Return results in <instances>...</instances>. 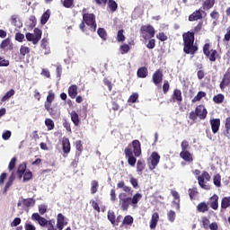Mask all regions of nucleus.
Wrapping results in <instances>:
<instances>
[{"label":"nucleus","mask_w":230,"mask_h":230,"mask_svg":"<svg viewBox=\"0 0 230 230\" xmlns=\"http://www.w3.org/2000/svg\"><path fill=\"white\" fill-rule=\"evenodd\" d=\"M22 203L24 208H31V206H35V199L33 198L22 199Z\"/></svg>","instance_id":"f704fd0d"},{"label":"nucleus","mask_w":230,"mask_h":230,"mask_svg":"<svg viewBox=\"0 0 230 230\" xmlns=\"http://www.w3.org/2000/svg\"><path fill=\"white\" fill-rule=\"evenodd\" d=\"M97 33H98L99 37H101V39H102V40H107V31H105V29L99 28L97 31Z\"/></svg>","instance_id":"864d4df0"},{"label":"nucleus","mask_w":230,"mask_h":230,"mask_svg":"<svg viewBox=\"0 0 230 230\" xmlns=\"http://www.w3.org/2000/svg\"><path fill=\"white\" fill-rule=\"evenodd\" d=\"M225 128H226V134H229V132H230V117H227L226 119Z\"/></svg>","instance_id":"338daca9"},{"label":"nucleus","mask_w":230,"mask_h":230,"mask_svg":"<svg viewBox=\"0 0 230 230\" xmlns=\"http://www.w3.org/2000/svg\"><path fill=\"white\" fill-rule=\"evenodd\" d=\"M131 147L133 148V154L135 157L141 156V142L139 140H133L130 144Z\"/></svg>","instance_id":"ddd939ff"},{"label":"nucleus","mask_w":230,"mask_h":230,"mask_svg":"<svg viewBox=\"0 0 230 230\" xmlns=\"http://www.w3.org/2000/svg\"><path fill=\"white\" fill-rule=\"evenodd\" d=\"M201 223H202V227H204V229H209V220L208 217H203L201 218Z\"/></svg>","instance_id":"052dcab7"},{"label":"nucleus","mask_w":230,"mask_h":230,"mask_svg":"<svg viewBox=\"0 0 230 230\" xmlns=\"http://www.w3.org/2000/svg\"><path fill=\"white\" fill-rule=\"evenodd\" d=\"M202 13H204V11L201 9L196 10L189 16V21L193 22V21H199L202 19Z\"/></svg>","instance_id":"aec40b11"},{"label":"nucleus","mask_w":230,"mask_h":230,"mask_svg":"<svg viewBox=\"0 0 230 230\" xmlns=\"http://www.w3.org/2000/svg\"><path fill=\"white\" fill-rule=\"evenodd\" d=\"M26 164H21L18 168H17V175H18V179H22V175H24L25 172H26Z\"/></svg>","instance_id":"2f4dec72"},{"label":"nucleus","mask_w":230,"mask_h":230,"mask_svg":"<svg viewBox=\"0 0 230 230\" xmlns=\"http://www.w3.org/2000/svg\"><path fill=\"white\" fill-rule=\"evenodd\" d=\"M85 24L92 33L96 32V28H98L96 24V15H94V13H84L83 21L79 24V30H81L83 33H85Z\"/></svg>","instance_id":"7ed1b4c3"},{"label":"nucleus","mask_w":230,"mask_h":230,"mask_svg":"<svg viewBox=\"0 0 230 230\" xmlns=\"http://www.w3.org/2000/svg\"><path fill=\"white\" fill-rule=\"evenodd\" d=\"M136 163H137V159L136 158V156H129L128 157V164H129V166H136Z\"/></svg>","instance_id":"e2e57ef3"},{"label":"nucleus","mask_w":230,"mask_h":230,"mask_svg":"<svg viewBox=\"0 0 230 230\" xmlns=\"http://www.w3.org/2000/svg\"><path fill=\"white\" fill-rule=\"evenodd\" d=\"M45 227H47L48 230H57V228H55V222L51 220H49Z\"/></svg>","instance_id":"774afa93"},{"label":"nucleus","mask_w":230,"mask_h":230,"mask_svg":"<svg viewBox=\"0 0 230 230\" xmlns=\"http://www.w3.org/2000/svg\"><path fill=\"white\" fill-rule=\"evenodd\" d=\"M108 220L111 222L112 226L116 224V214L112 210L108 211Z\"/></svg>","instance_id":"c03bdc74"},{"label":"nucleus","mask_w":230,"mask_h":230,"mask_svg":"<svg viewBox=\"0 0 230 230\" xmlns=\"http://www.w3.org/2000/svg\"><path fill=\"white\" fill-rule=\"evenodd\" d=\"M160 161H161V155H159V153L153 152L151 154V163L149 164V170H155Z\"/></svg>","instance_id":"1a4fd4ad"},{"label":"nucleus","mask_w":230,"mask_h":230,"mask_svg":"<svg viewBox=\"0 0 230 230\" xmlns=\"http://www.w3.org/2000/svg\"><path fill=\"white\" fill-rule=\"evenodd\" d=\"M180 157L183 159L185 163H193V154H190V151H181Z\"/></svg>","instance_id":"412c9836"},{"label":"nucleus","mask_w":230,"mask_h":230,"mask_svg":"<svg viewBox=\"0 0 230 230\" xmlns=\"http://www.w3.org/2000/svg\"><path fill=\"white\" fill-rule=\"evenodd\" d=\"M132 224H134V217L132 216H126L121 226H132Z\"/></svg>","instance_id":"79ce46f5"},{"label":"nucleus","mask_w":230,"mask_h":230,"mask_svg":"<svg viewBox=\"0 0 230 230\" xmlns=\"http://www.w3.org/2000/svg\"><path fill=\"white\" fill-rule=\"evenodd\" d=\"M203 54L206 58H208L210 62H217V58H218V51L217 49H211L210 43H205L203 46Z\"/></svg>","instance_id":"39448f33"},{"label":"nucleus","mask_w":230,"mask_h":230,"mask_svg":"<svg viewBox=\"0 0 230 230\" xmlns=\"http://www.w3.org/2000/svg\"><path fill=\"white\" fill-rule=\"evenodd\" d=\"M121 55H127L130 51V46L128 44H122L119 46Z\"/></svg>","instance_id":"5fc2aeb1"},{"label":"nucleus","mask_w":230,"mask_h":230,"mask_svg":"<svg viewBox=\"0 0 230 230\" xmlns=\"http://www.w3.org/2000/svg\"><path fill=\"white\" fill-rule=\"evenodd\" d=\"M22 177L23 182H28V181H31L33 179V172H31V171H25Z\"/></svg>","instance_id":"a18cd8bd"},{"label":"nucleus","mask_w":230,"mask_h":230,"mask_svg":"<svg viewBox=\"0 0 230 230\" xmlns=\"http://www.w3.org/2000/svg\"><path fill=\"white\" fill-rule=\"evenodd\" d=\"M197 211L199 213H207V211H209V206L206 202H200L197 206Z\"/></svg>","instance_id":"c85d7f7f"},{"label":"nucleus","mask_w":230,"mask_h":230,"mask_svg":"<svg viewBox=\"0 0 230 230\" xmlns=\"http://www.w3.org/2000/svg\"><path fill=\"white\" fill-rule=\"evenodd\" d=\"M125 31L123 29L119 30L117 33V40L119 42H125Z\"/></svg>","instance_id":"603ef678"},{"label":"nucleus","mask_w":230,"mask_h":230,"mask_svg":"<svg viewBox=\"0 0 230 230\" xmlns=\"http://www.w3.org/2000/svg\"><path fill=\"white\" fill-rule=\"evenodd\" d=\"M9 21L12 26H15V28H22V21H21L19 14L11 15Z\"/></svg>","instance_id":"2eb2a0df"},{"label":"nucleus","mask_w":230,"mask_h":230,"mask_svg":"<svg viewBox=\"0 0 230 230\" xmlns=\"http://www.w3.org/2000/svg\"><path fill=\"white\" fill-rule=\"evenodd\" d=\"M189 195H190V200H193L195 199V197L199 195V190H197L196 187H193L192 189H189Z\"/></svg>","instance_id":"09e8293b"},{"label":"nucleus","mask_w":230,"mask_h":230,"mask_svg":"<svg viewBox=\"0 0 230 230\" xmlns=\"http://www.w3.org/2000/svg\"><path fill=\"white\" fill-rule=\"evenodd\" d=\"M45 125L48 130H53L55 128V122L51 119H46Z\"/></svg>","instance_id":"49530a36"},{"label":"nucleus","mask_w":230,"mask_h":230,"mask_svg":"<svg viewBox=\"0 0 230 230\" xmlns=\"http://www.w3.org/2000/svg\"><path fill=\"white\" fill-rule=\"evenodd\" d=\"M64 8H75V0H61Z\"/></svg>","instance_id":"ea45409f"},{"label":"nucleus","mask_w":230,"mask_h":230,"mask_svg":"<svg viewBox=\"0 0 230 230\" xmlns=\"http://www.w3.org/2000/svg\"><path fill=\"white\" fill-rule=\"evenodd\" d=\"M213 134H217L220 130V119H212L209 120Z\"/></svg>","instance_id":"a211bd4d"},{"label":"nucleus","mask_w":230,"mask_h":230,"mask_svg":"<svg viewBox=\"0 0 230 230\" xmlns=\"http://www.w3.org/2000/svg\"><path fill=\"white\" fill-rule=\"evenodd\" d=\"M28 42H32V44H39V41L42 39V31L39 28L34 29V33L27 32L25 34Z\"/></svg>","instance_id":"423d86ee"},{"label":"nucleus","mask_w":230,"mask_h":230,"mask_svg":"<svg viewBox=\"0 0 230 230\" xmlns=\"http://www.w3.org/2000/svg\"><path fill=\"white\" fill-rule=\"evenodd\" d=\"M108 8H110L111 12H116L118 10V3L114 0H108Z\"/></svg>","instance_id":"37998d69"},{"label":"nucleus","mask_w":230,"mask_h":230,"mask_svg":"<svg viewBox=\"0 0 230 230\" xmlns=\"http://www.w3.org/2000/svg\"><path fill=\"white\" fill-rule=\"evenodd\" d=\"M208 205L210 206L211 209L217 211V209H218V195L214 194L210 197Z\"/></svg>","instance_id":"dca6fc26"},{"label":"nucleus","mask_w":230,"mask_h":230,"mask_svg":"<svg viewBox=\"0 0 230 230\" xmlns=\"http://www.w3.org/2000/svg\"><path fill=\"white\" fill-rule=\"evenodd\" d=\"M206 92L199 91L197 95L191 100V103H197V102H200L202 98H206Z\"/></svg>","instance_id":"e433bc0d"},{"label":"nucleus","mask_w":230,"mask_h":230,"mask_svg":"<svg viewBox=\"0 0 230 230\" xmlns=\"http://www.w3.org/2000/svg\"><path fill=\"white\" fill-rule=\"evenodd\" d=\"M168 91H170V83L168 82V80H165L163 84L164 94H166V93H168Z\"/></svg>","instance_id":"0e129e2a"},{"label":"nucleus","mask_w":230,"mask_h":230,"mask_svg":"<svg viewBox=\"0 0 230 230\" xmlns=\"http://www.w3.org/2000/svg\"><path fill=\"white\" fill-rule=\"evenodd\" d=\"M157 222H159V213L155 212L151 217L150 229H155L157 227Z\"/></svg>","instance_id":"393cba45"},{"label":"nucleus","mask_w":230,"mask_h":230,"mask_svg":"<svg viewBox=\"0 0 230 230\" xmlns=\"http://www.w3.org/2000/svg\"><path fill=\"white\" fill-rule=\"evenodd\" d=\"M14 39L17 42H24V34L17 32Z\"/></svg>","instance_id":"69168bd1"},{"label":"nucleus","mask_w":230,"mask_h":230,"mask_svg":"<svg viewBox=\"0 0 230 230\" xmlns=\"http://www.w3.org/2000/svg\"><path fill=\"white\" fill-rule=\"evenodd\" d=\"M124 154L126 158L134 156V151H132L130 144L128 146V147L125 148Z\"/></svg>","instance_id":"8fccbe9b"},{"label":"nucleus","mask_w":230,"mask_h":230,"mask_svg":"<svg viewBox=\"0 0 230 230\" xmlns=\"http://www.w3.org/2000/svg\"><path fill=\"white\" fill-rule=\"evenodd\" d=\"M16 164H17V157H13L8 165L9 172H12V170L15 168Z\"/></svg>","instance_id":"4d7b16f0"},{"label":"nucleus","mask_w":230,"mask_h":230,"mask_svg":"<svg viewBox=\"0 0 230 230\" xmlns=\"http://www.w3.org/2000/svg\"><path fill=\"white\" fill-rule=\"evenodd\" d=\"M140 33L145 40L153 39L155 37V29L152 25H144L140 28Z\"/></svg>","instance_id":"0eeeda50"},{"label":"nucleus","mask_w":230,"mask_h":230,"mask_svg":"<svg viewBox=\"0 0 230 230\" xmlns=\"http://www.w3.org/2000/svg\"><path fill=\"white\" fill-rule=\"evenodd\" d=\"M31 220H33L34 222H38L40 227H46V226H48V223L49 222L45 217H40L39 213H33L31 215Z\"/></svg>","instance_id":"9d476101"},{"label":"nucleus","mask_w":230,"mask_h":230,"mask_svg":"<svg viewBox=\"0 0 230 230\" xmlns=\"http://www.w3.org/2000/svg\"><path fill=\"white\" fill-rule=\"evenodd\" d=\"M146 164L145 161L143 160H138L137 163V173H143V170H145Z\"/></svg>","instance_id":"a19ab883"},{"label":"nucleus","mask_w":230,"mask_h":230,"mask_svg":"<svg viewBox=\"0 0 230 230\" xmlns=\"http://www.w3.org/2000/svg\"><path fill=\"white\" fill-rule=\"evenodd\" d=\"M195 111L199 119H206V118H208V110L204 105L200 104L197 106Z\"/></svg>","instance_id":"4468645a"},{"label":"nucleus","mask_w":230,"mask_h":230,"mask_svg":"<svg viewBox=\"0 0 230 230\" xmlns=\"http://www.w3.org/2000/svg\"><path fill=\"white\" fill-rule=\"evenodd\" d=\"M98 188H100V183L98 182V181L93 180L91 181V189H90L91 194L94 195V193H97Z\"/></svg>","instance_id":"72a5a7b5"},{"label":"nucleus","mask_w":230,"mask_h":230,"mask_svg":"<svg viewBox=\"0 0 230 230\" xmlns=\"http://www.w3.org/2000/svg\"><path fill=\"white\" fill-rule=\"evenodd\" d=\"M213 183L217 188H222V176L217 173L213 176Z\"/></svg>","instance_id":"473e14b6"},{"label":"nucleus","mask_w":230,"mask_h":230,"mask_svg":"<svg viewBox=\"0 0 230 230\" xmlns=\"http://www.w3.org/2000/svg\"><path fill=\"white\" fill-rule=\"evenodd\" d=\"M175 218H176L175 211L170 210L167 213V219L169 220V222H175Z\"/></svg>","instance_id":"13d9d810"},{"label":"nucleus","mask_w":230,"mask_h":230,"mask_svg":"<svg viewBox=\"0 0 230 230\" xmlns=\"http://www.w3.org/2000/svg\"><path fill=\"white\" fill-rule=\"evenodd\" d=\"M141 199H143V195L139 192L136 193L132 198L128 197L127 193L121 192L119 194V206H120L122 211H128L130 206L137 208V204Z\"/></svg>","instance_id":"f257e3e1"},{"label":"nucleus","mask_w":230,"mask_h":230,"mask_svg":"<svg viewBox=\"0 0 230 230\" xmlns=\"http://www.w3.org/2000/svg\"><path fill=\"white\" fill-rule=\"evenodd\" d=\"M224 99H225L224 94L219 93L213 97V102H214V103L220 104V103L224 102Z\"/></svg>","instance_id":"de8ad7c7"},{"label":"nucleus","mask_w":230,"mask_h":230,"mask_svg":"<svg viewBox=\"0 0 230 230\" xmlns=\"http://www.w3.org/2000/svg\"><path fill=\"white\" fill-rule=\"evenodd\" d=\"M49 17H51V11L49 9H48L42 15L40 18V23L41 24H46V22H48V21H49Z\"/></svg>","instance_id":"c9c22d12"},{"label":"nucleus","mask_w":230,"mask_h":230,"mask_svg":"<svg viewBox=\"0 0 230 230\" xmlns=\"http://www.w3.org/2000/svg\"><path fill=\"white\" fill-rule=\"evenodd\" d=\"M62 150L63 153L67 155L69 152H71V142L69 141V138L64 137L62 139Z\"/></svg>","instance_id":"6ab92c4d"},{"label":"nucleus","mask_w":230,"mask_h":230,"mask_svg":"<svg viewBox=\"0 0 230 230\" xmlns=\"http://www.w3.org/2000/svg\"><path fill=\"white\" fill-rule=\"evenodd\" d=\"M230 85V68L226 70L225 75H223V78L219 84V87L221 91H224L226 87H229Z\"/></svg>","instance_id":"6e6552de"},{"label":"nucleus","mask_w":230,"mask_h":230,"mask_svg":"<svg viewBox=\"0 0 230 230\" xmlns=\"http://www.w3.org/2000/svg\"><path fill=\"white\" fill-rule=\"evenodd\" d=\"M137 78H146L148 76V68L146 66H142L137 71Z\"/></svg>","instance_id":"a878e982"},{"label":"nucleus","mask_w":230,"mask_h":230,"mask_svg":"<svg viewBox=\"0 0 230 230\" xmlns=\"http://www.w3.org/2000/svg\"><path fill=\"white\" fill-rule=\"evenodd\" d=\"M198 184L202 190L208 191L211 190V185L208 184L211 181V175L207 171H203L201 175L198 176Z\"/></svg>","instance_id":"20e7f679"},{"label":"nucleus","mask_w":230,"mask_h":230,"mask_svg":"<svg viewBox=\"0 0 230 230\" xmlns=\"http://www.w3.org/2000/svg\"><path fill=\"white\" fill-rule=\"evenodd\" d=\"M171 193L174 199L172 204L174 205L175 209L179 211V209H181V196L179 195V192H177V190H172Z\"/></svg>","instance_id":"f3484780"},{"label":"nucleus","mask_w":230,"mask_h":230,"mask_svg":"<svg viewBox=\"0 0 230 230\" xmlns=\"http://www.w3.org/2000/svg\"><path fill=\"white\" fill-rule=\"evenodd\" d=\"M217 0H205L202 4L203 10H211L215 6Z\"/></svg>","instance_id":"cd10ccee"},{"label":"nucleus","mask_w":230,"mask_h":230,"mask_svg":"<svg viewBox=\"0 0 230 230\" xmlns=\"http://www.w3.org/2000/svg\"><path fill=\"white\" fill-rule=\"evenodd\" d=\"M181 152H188V148H190V142H188V140H183L181 143Z\"/></svg>","instance_id":"bf43d9fd"},{"label":"nucleus","mask_w":230,"mask_h":230,"mask_svg":"<svg viewBox=\"0 0 230 230\" xmlns=\"http://www.w3.org/2000/svg\"><path fill=\"white\" fill-rule=\"evenodd\" d=\"M170 102H172L173 103L177 102L178 104L182 103V92H181L180 89H174Z\"/></svg>","instance_id":"f8f14e48"},{"label":"nucleus","mask_w":230,"mask_h":230,"mask_svg":"<svg viewBox=\"0 0 230 230\" xmlns=\"http://www.w3.org/2000/svg\"><path fill=\"white\" fill-rule=\"evenodd\" d=\"M227 208H230V196L224 197L221 200V211H226Z\"/></svg>","instance_id":"c756f323"},{"label":"nucleus","mask_w":230,"mask_h":230,"mask_svg":"<svg viewBox=\"0 0 230 230\" xmlns=\"http://www.w3.org/2000/svg\"><path fill=\"white\" fill-rule=\"evenodd\" d=\"M41 48L42 49H44V54L45 55H49V51H50V49H49V42H48V39L46 38H43L41 40Z\"/></svg>","instance_id":"7c9ffc66"},{"label":"nucleus","mask_w":230,"mask_h":230,"mask_svg":"<svg viewBox=\"0 0 230 230\" xmlns=\"http://www.w3.org/2000/svg\"><path fill=\"white\" fill-rule=\"evenodd\" d=\"M78 95V86L76 84H72L68 87V96L72 98V100H75L76 96Z\"/></svg>","instance_id":"b1692460"},{"label":"nucleus","mask_w":230,"mask_h":230,"mask_svg":"<svg viewBox=\"0 0 230 230\" xmlns=\"http://www.w3.org/2000/svg\"><path fill=\"white\" fill-rule=\"evenodd\" d=\"M70 118H71V121H72V123H74L75 127H78V125H80V116H78V113H76V111H72L70 112Z\"/></svg>","instance_id":"bb28decb"},{"label":"nucleus","mask_w":230,"mask_h":230,"mask_svg":"<svg viewBox=\"0 0 230 230\" xmlns=\"http://www.w3.org/2000/svg\"><path fill=\"white\" fill-rule=\"evenodd\" d=\"M163 70L157 69L152 75V82L155 85H161L163 84Z\"/></svg>","instance_id":"9b49d317"},{"label":"nucleus","mask_w":230,"mask_h":230,"mask_svg":"<svg viewBox=\"0 0 230 230\" xmlns=\"http://www.w3.org/2000/svg\"><path fill=\"white\" fill-rule=\"evenodd\" d=\"M13 94H15V90L11 89L9 90L1 99V102H8V100H10V98H12V96H13Z\"/></svg>","instance_id":"58836bf2"},{"label":"nucleus","mask_w":230,"mask_h":230,"mask_svg":"<svg viewBox=\"0 0 230 230\" xmlns=\"http://www.w3.org/2000/svg\"><path fill=\"white\" fill-rule=\"evenodd\" d=\"M139 98V94L137 93H133L128 99V103H136L137 99Z\"/></svg>","instance_id":"3c124183"},{"label":"nucleus","mask_w":230,"mask_h":230,"mask_svg":"<svg viewBox=\"0 0 230 230\" xmlns=\"http://www.w3.org/2000/svg\"><path fill=\"white\" fill-rule=\"evenodd\" d=\"M182 39L183 53H185V55H196L197 51H199V45L195 44V32H184Z\"/></svg>","instance_id":"f03ea898"},{"label":"nucleus","mask_w":230,"mask_h":230,"mask_svg":"<svg viewBox=\"0 0 230 230\" xmlns=\"http://www.w3.org/2000/svg\"><path fill=\"white\" fill-rule=\"evenodd\" d=\"M31 51V49H30V47H27L26 45H22L20 47V53H19V57L20 58H26V55H30Z\"/></svg>","instance_id":"4be33fe9"},{"label":"nucleus","mask_w":230,"mask_h":230,"mask_svg":"<svg viewBox=\"0 0 230 230\" xmlns=\"http://www.w3.org/2000/svg\"><path fill=\"white\" fill-rule=\"evenodd\" d=\"M64 220H65L64 215L58 214V221H57L58 229H59V230L64 229Z\"/></svg>","instance_id":"4c0bfd02"},{"label":"nucleus","mask_w":230,"mask_h":230,"mask_svg":"<svg viewBox=\"0 0 230 230\" xmlns=\"http://www.w3.org/2000/svg\"><path fill=\"white\" fill-rule=\"evenodd\" d=\"M156 39H158V40H161V42H164L168 40V36H166L164 32H160L156 35Z\"/></svg>","instance_id":"680f3d73"},{"label":"nucleus","mask_w":230,"mask_h":230,"mask_svg":"<svg viewBox=\"0 0 230 230\" xmlns=\"http://www.w3.org/2000/svg\"><path fill=\"white\" fill-rule=\"evenodd\" d=\"M13 49V43H12V40L10 38H6L5 40H2L0 44L1 49Z\"/></svg>","instance_id":"5701e85b"},{"label":"nucleus","mask_w":230,"mask_h":230,"mask_svg":"<svg viewBox=\"0 0 230 230\" xmlns=\"http://www.w3.org/2000/svg\"><path fill=\"white\" fill-rule=\"evenodd\" d=\"M75 149L77 150L78 155H82V152H84V146L82 145V140H77L75 142Z\"/></svg>","instance_id":"6e6d98bb"}]
</instances>
